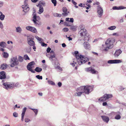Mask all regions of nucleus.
Instances as JSON below:
<instances>
[{
  "label": "nucleus",
  "mask_w": 126,
  "mask_h": 126,
  "mask_svg": "<svg viewBox=\"0 0 126 126\" xmlns=\"http://www.w3.org/2000/svg\"><path fill=\"white\" fill-rule=\"evenodd\" d=\"M83 46L84 48L86 50H89L91 49L90 45L87 42H85L83 44Z\"/></svg>",
  "instance_id": "nucleus-13"
},
{
  "label": "nucleus",
  "mask_w": 126,
  "mask_h": 126,
  "mask_svg": "<svg viewBox=\"0 0 126 126\" xmlns=\"http://www.w3.org/2000/svg\"><path fill=\"white\" fill-rule=\"evenodd\" d=\"M41 3L44 6H45V3L44 1H41Z\"/></svg>",
  "instance_id": "nucleus-58"
},
{
  "label": "nucleus",
  "mask_w": 126,
  "mask_h": 126,
  "mask_svg": "<svg viewBox=\"0 0 126 126\" xmlns=\"http://www.w3.org/2000/svg\"><path fill=\"white\" fill-rule=\"evenodd\" d=\"M122 62V60H109L108 61V63L110 64L112 63H118Z\"/></svg>",
  "instance_id": "nucleus-10"
},
{
  "label": "nucleus",
  "mask_w": 126,
  "mask_h": 126,
  "mask_svg": "<svg viewBox=\"0 0 126 126\" xmlns=\"http://www.w3.org/2000/svg\"><path fill=\"white\" fill-rule=\"evenodd\" d=\"M62 46L63 47H66V45L65 43H63L62 44Z\"/></svg>",
  "instance_id": "nucleus-61"
},
{
  "label": "nucleus",
  "mask_w": 126,
  "mask_h": 126,
  "mask_svg": "<svg viewBox=\"0 0 126 126\" xmlns=\"http://www.w3.org/2000/svg\"><path fill=\"white\" fill-rule=\"evenodd\" d=\"M70 22L73 23L74 22V19L73 18H70V20L69 21Z\"/></svg>",
  "instance_id": "nucleus-51"
},
{
  "label": "nucleus",
  "mask_w": 126,
  "mask_h": 126,
  "mask_svg": "<svg viewBox=\"0 0 126 126\" xmlns=\"http://www.w3.org/2000/svg\"><path fill=\"white\" fill-rule=\"evenodd\" d=\"M3 85L5 86V88L6 89L13 87L14 86L13 84H9L8 83H4L3 84Z\"/></svg>",
  "instance_id": "nucleus-16"
},
{
  "label": "nucleus",
  "mask_w": 126,
  "mask_h": 126,
  "mask_svg": "<svg viewBox=\"0 0 126 126\" xmlns=\"http://www.w3.org/2000/svg\"><path fill=\"white\" fill-rule=\"evenodd\" d=\"M26 28L27 30L29 31L35 33H37V31L36 29L34 27H32L30 26H26Z\"/></svg>",
  "instance_id": "nucleus-11"
},
{
  "label": "nucleus",
  "mask_w": 126,
  "mask_h": 126,
  "mask_svg": "<svg viewBox=\"0 0 126 126\" xmlns=\"http://www.w3.org/2000/svg\"><path fill=\"white\" fill-rule=\"evenodd\" d=\"M87 2L88 3H92V1L91 0H87Z\"/></svg>",
  "instance_id": "nucleus-62"
},
{
  "label": "nucleus",
  "mask_w": 126,
  "mask_h": 126,
  "mask_svg": "<svg viewBox=\"0 0 126 126\" xmlns=\"http://www.w3.org/2000/svg\"><path fill=\"white\" fill-rule=\"evenodd\" d=\"M58 86L59 87H60L62 85V83L60 82H58Z\"/></svg>",
  "instance_id": "nucleus-59"
},
{
  "label": "nucleus",
  "mask_w": 126,
  "mask_h": 126,
  "mask_svg": "<svg viewBox=\"0 0 126 126\" xmlns=\"http://www.w3.org/2000/svg\"><path fill=\"white\" fill-rule=\"evenodd\" d=\"M22 7L23 9V11L25 12H28L30 10V8L28 4H24L22 6Z\"/></svg>",
  "instance_id": "nucleus-14"
},
{
  "label": "nucleus",
  "mask_w": 126,
  "mask_h": 126,
  "mask_svg": "<svg viewBox=\"0 0 126 126\" xmlns=\"http://www.w3.org/2000/svg\"><path fill=\"white\" fill-rule=\"evenodd\" d=\"M18 60L20 62H22L23 60V58L20 56H19Z\"/></svg>",
  "instance_id": "nucleus-35"
},
{
  "label": "nucleus",
  "mask_w": 126,
  "mask_h": 126,
  "mask_svg": "<svg viewBox=\"0 0 126 126\" xmlns=\"http://www.w3.org/2000/svg\"><path fill=\"white\" fill-rule=\"evenodd\" d=\"M3 26L2 23L0 21V28L1 29H3Z\"/></svg>",
  "instance_id": "nucleus-49"
},
{
  "label": "nucleus",
  "mask_w": 126,
  "mask_h": 126,
  "mask_svg": "<svg viewBox=\"0 0 126 126\" xmlns=\"http://www.w3.org/2000/svg\"><path fill=\"white\" fill-rule=\"evenodd\" d=\"M115 39L112 38L108 39L105 41V45H102L101 50L103 51H108L109 49H112L114 47L113 44L115 42Z\"/></svg>",
  "instance_id": "nucleus-2"
},
{
  "label": "nucleus",
  "mask_w": 126,
  "mask_h": 126,
  "mask_svg": "<svg viewBox=\"0 0 126 126\" xmlns=\"http://www.w3.org/2000/svg\"><path fill=\"white\" fill-rule=\"evenodd\" d=\"M24 59L25 60H27V59L28 60H30L29 57L27 55H24Z\"/></svg>",
  "instance_id": "nucleus-41"
},
{
  "label": "nucleus",
  "mask_w": 126,
  "mask_h": 126,
  "mask_svg": "<svg viewBox=\"0 0 126 126\" xmlns=\"http://www.w3.org/2000/svg\"><path fill=\"white\" fill-rule=\"evenodd\" d=\"M5 16L4 15H0V19L1 20H4Z\"/></svg>",
  "instance_id": "nucleus-39"
},
{
  "label": "nucleus",
  "mask_w": 126,
  "mask_h": 126,
  "mask_svg": "<svg viewBox=\"0 0 126 126\" xmlns=\"http://www.w3.org/2000/svg\"><path fill=\"white\" fill-rule=\"evenodd\" d=\"M102 105L103 106H105L107 105V103L106 102H103L102 104Z\"/></svg>",
  "instance_id": "nucleus-60"
},
{
  "label": "nucleus",
  "mask_w": 126,
  "mask_h": 126,
  "mask_svg": "<svg viewBox=\"0 0 126 126\" xmlns=\"http://www.w3.org/2000/svg\"><path fill=\"white\" fill-rule=\"evenodd\" d=\"M116 28V27L115 26H112L109 27L108 28V29L110 30H114Z\"/></svg>",
  "instance_id": "nucleus-30"
},
{
  "label": "nucleus",
  "mask_w": 126,
  "mask_h": 126,
  "mask_svg": "<svg viewBox=\"0 0 126 126\" xmlns=\"http://www.w3.org/2000/svg\"><path fill=\"white\" fill-rule=\"evenodd\" d=\"M122 51L120 49H117L114 54L115 57H118L122 53Z\"/></svg>",
  "instance_id": "nucleus-19"
},
{
  "label": "nucleus",
  "mask_w": 126,
  "mask_h": 126,
  "mask_svg": "<svg viewBox=\"0 0 126 126\" xmlns=\"http://www.w3.org/2000/svg\"><path fill=\"white\" fill-rule=\"evenodd\" d=\"M2 55L4 58H7L9 56V54L8 53L6 52H3L2 53Z\"/></svg>",
  "instance_id": "nucleus-31"
},
{
  "label": "nucleus",
  "mask_w": 126,
  "mask_h": 126,
  "mask_svg": "<svg viewBox=\"0 0 126 126\" xmlns=\"http://www.w3.org/2000/svg\"><path fill=\"white\" fill-rule=\"evenodd\" d=\"M112 113L114 114V115H115L114 118L116 120H119L121 118V116L120 115V112H112Z\"/></svg>",
  "instance_id": "nucleus-15"
},
{
  "label": "nucleus",
  "mask_w": 126,
  "mask_h": 126,
  "mask_svg": "<svg viewBox=\"0 0 126 126\" xmlns=\"http://www.w3.org/2000/svg\"><path fill=\"white\" fill-rule=\"evenodd\" d=\"M33 19L32 20L34 23L35 24H38V23L37 22L40 19V17L39 16H37L35 14H33Z\"/></svg>",
  "instance_id": "nucleus-12"
},
{
  "label": "nucleus",
  "mask_w": 126,
  "mask_h": 126,
  "mask_svg": "<svg viewBox=\"0 0 126 126\" xmlns=\"http://www.w3.org/2000/svg\"><path fill=\"white\" fill-rule=\"evenodd\" d=\"M93 86H82L76 89V92L75 93L74 95L76 96H80L82 93L88 94L93 90Z\"/></svg>",
  "instance_id": "nucleus-1"
},
{
  "label": "nucleus",
  "mask_w": 126,
  "mask_h": 126,
  "mask_svg": "<svg viewBox=\"0 0 126 126\" xmlns=\"http://www.w3.org/2000/svg\"><path fill=\"white\" fill-rule=\"evenodd\" d=\"M3 4V1H0V7H2Z\"/></svg>",
  "instance_id": "nucleus-53"
},
{
  "label": "nucleus",
  "mask_w": 126,
  "mask_h": 126,
  "mask_svg": "<svg viewBox=\"0 0 126 126\" xmlns=\"http://www.w3.org/2000/svg\"><path fill=\"white\" fill-rule=\"evenodd\" d=\"M48 84H50L53 85H55V83L52 81L49 80L48 81Z\"/></svg>",
  "instance_id": "nucleus-36"
},
{
  "label": "nucleus",
  "mask_w": 126,
  "mask_h": 126,
  "mask_svg": "<svg viewBox=\"0 0 126 126\" xmlns=\"http://www.w3.org/2000/svg\"><path fill=\"white\" fill-rule=\"evenodd\" d=\"M39 0H31L32 2L35 3L36 2Z\"/></svg>",
  "instance_id": "nucleus-55"
},
{
  "label": "nucleus",
  "mask_w": 126,
  "mask_h": 126,
  "mask_svg": "<svg viewBox=\"0 0 126 126\" xmlns=\"http://www.w3.org/2000/svg\"><path fill=\"white\" fill-rule=\"evenodd\" d=\"M33 111L35 113V115H36L37 114L38 112V110L37 109H35V110H34Z\"/></svg>",
  "instance_id": "nucleus-48"
},
{
  "label": "nucleus",
  "mask_w": 126,
  "mask_h": 126,
  "mask_svg": "<svg viewBox=\"0 0 126 126\" xmlns=\"http://www.w3.org/2000/svg\"><path fill=\"white\" fill-rule=\"evenodd\" d=\"M103 121L106 123H108L109 120V118L106 116L103 115L101 116Z\"/></svg>",
  "instance_id": "nucleus-20"
},
{
  "label": "nucleus",
  "mask_w": 126,
  "mask_h": 126,
  "mask_svg": "<svg viewBox=\"0 0 126 126\" xmlns=\"http://www.w3.org/2000/svg\"><path fill=\"white\" fill-rule=\"evenodd\" d=\"M79 33L81 37L83 38L84 36H85L87 34V32L86 30H84L83 31H79Z\"/></svg>",
  "instance_id": "nucleus-17"
},
{
  "label": "nucleus",
  "mask_w": 126,
  "mask_h": 126,
  "mask_svg": "<svg viewBox=\"0 0 126 126\" xmlns=\"http://www.w3.org/2000/svg\"><path fill=\"white\" fill-rule=\"evenodd\" d=\"M30 121V120L28 118H26L25 119V121L26 122H28Z\"/></svg>",
  "instance_id": "nucleus-57"
},
{
  "label": "nucleus",
  "mask_w": 126,
  "mask_h": 126,
  "mask_svg": "<svg viewBox=\"0 0 126 126\" xmlns=\"http://www.w3.org/2000/svg\"><path fill=\"white\" fill-rule=\"evenodd\" d=\"M79 31H83L84 30H86L85 29L84 26L83 25H80L78 28Z\"/></svg>",
  "instance_id": "nucleus-28"
},
{
  "label": "nucleus",
  "mask_w": 126,
  "mask_h": 126,
  "mask_svg": "<svg viewBox=\"0 0 126 126\" xmlns=\"http://www.w3.org/2000/svg\"><path fill=\"white\" fill-rule=\"evenodd\" d=\"M13 116L15 117H17L18 116V114L16 112H14L13 114Z\"/></svg>",
  "instance_id": "nucleus-43"
},
{
  "label": "nucleus",
  "mask_w": 126,
  "mask_h": 126,
  "mask_svg": "<svg viewBox=\"0 0 126 126\" xmlns=\"http://www.w3.org/2000/svg\"><path fill=\"white\" fill-rule=\"evenodd\" d=\"M51 1L54 4V6H55L57 4V1L56 0H51Z\"/></svg>",
  "instance_id": "nucleus-37"
},
{
  "label": "nucleus",
  "mask_w": 126,
  "mask_h": 126,
  "mask_svg": "<svg viewBox=\"0 0 126 126\" xmlns=\"http://www.w3.org/2000/svg\"><path fill=\"white\" fill-rule=\"evenodd\" d=\"M6 44L4 42L2 41L0 43V47L2 48L6 47Z\"/></svg>",
  "instance_id": "nucleus-25"
},
{
  "label": "nucleus",
  "mask_w": 126,
  "mask_h": 126,
  "mask_svg": "<svg viewBox=\"0 0 126 126\" xmlns=\"http://www.w3.org/2000/svg\"><path fill=\"white\" fill-rule=\"evenodd\" d=\"M46 55L50 60L53 61L54 60V59L55 58V54H48V53H46Z\"/></svg>",
  "instance_id": "nucleus-23"
},
{
  "label": "nucleus",
  "mask_w": 126,
  "mask_h": 126,
  "mask_svg": "<svg viewBox=\"0 0 126 126\" xmlns=\"http://www.w3.org/2000/svg\"><path fill=\"white\" fill-rule=\"evenodd\" d=\"M11 63L10 66L12 67H14L15 66L17 65L18 63V62L17 61V58L15 57L12 58L11 59Z\"/></svg>",
  "instance_id": "nucleus-7"
},
{
  "label": "nucleus",
  "mask_w": 126,
  "mask_h": 126,
  "mask_svg": "<svg viewBox=\"0 0 126 126\" xmlns=\"http://www.w3.org/2000/svg\"><path fill=\"white\" fill-rule=\"evenodd\" d=\"M16 32L19 33H20L22 31L21 28L19 27L16 28Z\"/></svg>",
  "instance_id": "nucleus-33"
},
{
  "label": "nucleus",
  "mask_w": 126,
  "mask_h": 126,
  "mask_svg": "<svg viewBox=\"0 0 126 126\" xmlns=\"http://www.w3.org/2000/svg\"><path fill=\"white\" fill-rule=\"evenodd\" d=\"M53 15L55 17H60L62 15L60 14L55 13L53 14Z\"/></svg>",
  "instance_id": "nucleus-34"
},
{
  "label": "nucleus",
  "mask_w": 126,
  "mask_h": 126,
  "mask_svg": "<svg viewBox=\"0 0 126 126\" xmlns=\"http://www.w3.org/2000/svg\"><path fill=\"white\" fill-rule=\"evenodd\" d=\"M77 63L76 62H75L74 61H73V63H71L70 64L73 66H75V64H76Z\"/></svg>",
  "instance_id": "nucleus-47"
},
{
  "label": "nucleus",
  "mask_w": 126,
  "mask_h": 126,
  "mask_svg": "<svg viewBox=\"0 0 126 126\" xmlns=\"http://www.w3.org/2000/svg\"><path fill=\"white\" fill-rule=\"evenodd\" d=\"M35 37L39 41H41L42 40V39L41 38L37 36H36Z\"/></svg>",
  "instance_id": "nucleus-46"
},
{
  "label": "nucleus",
  "mask_w": 126,
  "mask_h": 126,
  "mask_svg": "<svg viewBox=\"0 0 126 126\" xmlns=\"http://www.w3.org/2000/svg\"><path fill=\"white\" fill-rule=\"evenodd\" d=\"M85 70L87 72H90L92 74H97L98 73V72L95 70L94 68L91 67L86 68Z\"/></svg>",
  "instance_id": "nucleus-9"
},
{
  "label": "nucleus",
  "mask_w": 126,
  "mask_h": 126,
  "mask_svg": "<svg viewBox=\"0 0 126 126\" xmlns=\"http://www.w3.org/2000/svg\"><path fill=\"white\" fill-rule=\"evenodd\" d=\"M63 13H62V15L64 16H66L68 15V13H69L68 11L67 12V9L65 7H64L63 8Z\"/></svg>",
  "instance_id": "nucleus-22"
},
{
  "label": "nucleus",
  "mask_w": 126,
  "mask_h": 126,
  "mask_svg": "<svg viewBox=\"0 0 126 126\" xmlns=\"http://www.w3.org/2000/svg\"><path fill=\"white\" fill-rule=\"evenodd\" d=\"M42 70L41 68L38 67H37L34 69V70L37 72H41Z\"/></svg>",
  "instance_id": "nucleus-32"
},
{
  "label": "nucleus",
  "mask_w": 126,
  "mask_h": 126,
  "mask_svg": "<svg viewBox=\"0 0 126 126\" xmlns=\"http://www.w3.org/2000/svg\"><path fill=\"white\" fill-rule=\"evenodd\" d=\"M5 72L2 71L0 72V79H4L6 78Z\"/></svg>",
  "instance_id": "nucleus-21"
},
{
  "label": "nucleus",
  "mask_w": 126,
  "mask_h": 126,
  "mask_svg": "<svg viewBox=\"0 0 126 126\" xmlns=\"http://www.w3.org/2000/svg\"><path fill=\"white\" fill-rule=\"evenodd\" d=\"M74 54L75 56L76 60L79 65L84 63L89 60L88 58L85 57L83 55L79 54L78 51H75Z\"/></svg>",
  "instance_id": "nucleus-3"
},
{
  "label": "nucleus",
  "mask_w": 126,
  "mask_h": 126,
  "mask_svg": "<svg viewBox=\"0 0 126 126\" xmlns=\"http://www.w3.org/2000/svg\"><path fill=\"white\" fill-rule=\"evenodd\" d=\"M44 11V9L42 6L40 5L39 6V11L38 13L41 14L43 13Z\"/></svg>",
  "instance_id": "nucleus-27"
},
{
  "label": "nucleus",
  "mask_w": 126,
  "mask_h": 126,
  "mask_svg": "<svg viewBox=\"0 0 126 126\" xmlns=\"http://www.w3.org/2000/svg\"><path fill=\"white\" fill-rule=\"evenodd\" d=\"M113 96L111 94H105L103 96L100 97L98 99L100 102L105 101L109 99L112 97Z\"/></svg>",
  "instance_id": "nucleus-4"
},
{
  "label": "nucleus",
  "mask_w": 126,
  "mask_h": 126,
  "mask_svg": "<svg viewBox=\"0 0 126 126\" xmlns=\"http://www.w3.org/2000/svg\"><path fill=\"white\" fill-rule=\"evenodd\" d=\"M51 50V48H50L48 47L47 48V53H49L50 51Z\"/></svg>",
  "instance_id": "nucleus-52"
},
{
  "label": "nucleus",
  "mask_w": 126,
  "mask_h": 126,
  "mask_svg": "<svg viewBox=\"0 0 126 126\" xmlns=\"http://www.w3.org/2000/svg\"><path fill=\"white\" fill-rule=\"evenodd\" d=\"M83 40L85 41H88L89 40V37L88 35L86 34L85 36H84Z\"/></svg>",
  "instance_id": "nucleus-29"
},
{
  "label": "nucleus",
  "mask_w": 126,
  "mask_h": 126,
  "mask_svg": "<svg viewBox=\"0 0 126 126\" xmlns=\"http://www.w3.org/2000/svg\"><path fill=\"white\" fill-rule=\"evenodd\" d=\"M97 10L98 16L99 17H101L103 15V13L102 8L100 5H98L97 6Z\"/></svg>",
  "instance_id": "nucleus-8"
},
{
  "label": "nucleus",
  "mask_w": 126,
  "mask_h": 126,
  "mask_svg": "<svg viewBox=\"0 0 126 126\" xmlns=\"http://www.w3.org/2000/svg\"><path fill=\"white\" fill-rule=\"evenodd\" d=\"M50 53L51 54H55L53 50H51L50 51Z\"/></svg>",
  "instance_id": "nucleus-64"
},
{
  "label": "nucleus",
  "mask_w": 126,
  "mask_h": 126,
  "mask_svg": "<svg viewBox=\"0 0 126 126\" xmlns=\"http://www.w3.org/2000/svg\"><path fill=\"white\" fill-rule=\"evenodd\" d=\"M69 29L67 28H64L63 29V31L64 32H67L68 31Z\"/></svg>",
  "instance_id": "nucleus-44"
},
{
  "label": "nucleus",
  "mask_w": 126,
  "mask_h": 126,
  "mask_svg": "<svg viewBox=\"0 0 126 126\" xmlns=\"http://www.w3.org/2000/svg\"><path fill=\"white\" fill-rule=\"evenodd\" d=\"M100 4V3L99 2L96 1L94 3H93V5H99Z\"/></svg>",
  "instance_id": "nucleus-50"
},
{
  "label": "nucleus",
  "mask_w": 126,
  "mask_h": 126,
  "mask_svg": "<svg viewBox=\"0 0 126 126\" xmlns=\"http://www.w3.org/2000/svg\"><path fill=\"white\" fill-rule=\"evenodd\" d=\"M26 109L27 108L26 107H24L23 109L22 113L21 114V120L22 121L23 120L24 116Z\"/></svg>",
  "instance_id": "nucleus-24"
},
{
  "label": "nucleus",
  "mask_w": 126,
  "mask_h": 126,
  "mask_svg": "<svg viewBox=\"0 0 126 126\" xmlns=\"http://www.w3.org/2000/svg\"><path fill=\"white\" fill-rule=\"evenodd\" d=\"M68 0L69 2H70L71 1V0ZM74 0H72V2L74 5H76L77 4V3Z\"/></svg>",
  "instance_id": "nucleus-45"
},
{
  "label": "nucleus",
  "mask_w": 126,
  "mask_h": 126,
  "mask_svg": "<svg viewBox=\"0 0 126 126\" xmlns=\"http://www.w3.org/2000/svg\"><path fill=\"white\" fill-rule=\"evenodd\" d=\"M76 26H71L70 27V29L72 30H73V31H75V30H76Z\"/></svg>",
  "instance_id": "nucleus-42"
},
{
  "label": "nucleus",
  "mask_w": 126,
  "mask_h": 126,
  "mask_svg": "<svg viewBox=\"0 0 126 126\" xmlns=\"http://www.w3.org/2000/svg\"><path fill=\"white\" fill-rule=\"evenodd\" d=\"M120 22H124V20L123 18H122L120 19Z\"/></svg>",
  "instance_id": "nucleus-63"
},
{
  "label": "nucleus",
  "mask_w": 126,
  "mask_h": 126,
  "mask_svg": "<svg viewBox=\"0 0 126 126\" xmlns=\"http://www.w3.org/2000/svg\"><path fill=\"white\" fill-rule=\"evenodd\" d=\"M28 43L30 46L35 45V43L33 41V36H28L27 38Z\"/></svg>",
  "instance_id": "nucleus-6"
},
{
  "label": "nucleus",
  "mask_w": 126,
  "mask_h": 126,
  "mask_svg": "<svg viewBox=\"0 0 126 126\" xmlns=\"http://www.w3.org/2000/svg\"><path fill=\"white\" fill-rule=\"evenodd\" d=\"M7 65L6 63H3L0 66V68L2 70H4L6 69L7 67Z\"/></svg>",
  "instance_id": "nucleus-26"
},
{
  "label": "nucleus",
  "mask_w": 126,
  "mask_h": 126,
  "mask_svg": "<svg viewBox=\"0 0 126 126\" xmlns=\"http://www.w3.org/2000/svg\"><path fill=\"white\" fill-rule=\"evenodd\" d=\"M28 0H25L24 1V4H28Z\"/></svg>",
  "instance_id": "nucleus-56"
},
{
  "label": "nucleus",
  "mask_w": 126,
  "mask_h": 126,
  "mask_svg": "<svg viewBox=\"0 0 126 126\" xmlns=\"http://www.w3.org/2000/svg\"><path fill=\"white\" fill-rule=\"evenodd\" d=\"M47 44H45L44 43H42L41 45L42 46L46 47L47 46Z\"/></svg>",
  "instance_id": "nucleus-54"
},
{
  "label": "nucleus",
  "mask_w": 126,
  "mask_h": 126,
  "mask_svg": "<svg viewBox=\"0 0 126 126\" xmlns=\"http://www.w3.org/2000/svg\"><path fill=\"white\" fill-rule=\"evenodd\" d=\"M35 64L34 62L32 61L29 63L27 66V69L32 73H35V71L32 69V68L33 67V65Z\"/></svg>",
  "instance_id": "nucleus-5"
},
{
  "label": "nucleus",
  "mask_w": 126,
  "mask_h": 126,
  "mask_svg": "<svg viewBox=\"0 0 126 126\" xmlns=\"http://www.w3.org/2000/svg\"><path fill=\"white\" fill-rule=\"evenodd\" d=\"M111 35L115 36H119V34L117 32H114Z\"/></svg>",
  "instance_id": "nucleus-38"
},
{
  "label": "nucleus",
  "mask_w": 126,
  "mask_h": 126,
  "mask_svg": "<svg viewBox=\"0 0 126 126\" xmlns=\"http://www.w3.org/2000/svg\"><path fill=\"white\" fill-rule=\"evenodd\" d=\"M112 9L114 10H121L126 9V7L121 6L119 7L114 6L112 7Z\"/></svg>",
  "instance_id": "nucleus-18"
},
{
  "label": "nucleus",
  "mask_w": 126,
  "mask_h": 126,
  "mask_svg": "<svg viewBox=\"0 0 126 126\" xmlns=\"http://www.w3.org/2000/svg\"><path fill=\"white\" fill-rule=\"evenodd\" d=\"M36 77L39 79H42V76H40L39 75H37L36 76Z\"/></svg>",
  "instance_id": "nucleus-40"
}]
</instances>
